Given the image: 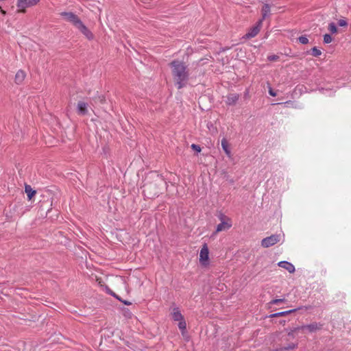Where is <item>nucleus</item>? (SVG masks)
Instances as JSON below:
<instances>
[{
    "mask_svg": "<svg viewBox=\"0 0 351 351\" xmlns=\"http://www.w3.org/2000/svg\"><path fill=\"white\" fill-rule=\"evenodd\" d=\"M171 73L175 85L178 89L186 86L189 78L187 66L180 60H173L170 63Z\"/></svg>",
    "mask_w": 351,
    "mask_h": 351,
    "instance_id": "1",
    "label": "nucleus"
},
{
    "mask_svg": "<svg viewBox=\"0 0 351 351\" xmlns=\"http://www.w3.org/2000/svg\"><path fill=\"white\" fill-rule=\"evenodd\" d=\"M282 237L280 234H272L269 237L264 238L261 241V245L263 247H269L279 243L281 241Z\"/></svg>",
    "mask_w": 351,
    "mask_h": 351,
    "instance_id": "2",
    "label": "nucleus"
},
{
    "mask_svg": "<svg viewBox=\"0 0 351 351\" xmlns=\"http://www.w3.org/2000/svg\"><path fill=\"white\" fill-rule=\"evenodd\" d=\"M40 0H18L17 7L19 12H25L27 8L36 5Z\"/></svg>",
    "mask_w": 351,
    "mask_h": 351,
    "instance_id": "3",
    "label": "nucleus"
},
{
    "mask_svg": "<svg viewBox=\"0 0 351 351\" xmlns=\"http://www.w3.org/2000/svg\"><path fill=\"white\" fill-rule=\"evenodd\" d=\"M323 324L317 322H313L308 325H304L300 327L295 328L294 331L297 330H304L307 329L309 332H315L318 330H320L322 328Z\"/></svg>",
    "mask_w": 351,
    "mask_h": 351,
    "instance_id": "4",
    "label": "nucleus"
},
{
    "mask_svg": "<svg viewBox=\"0 0 351 351\" xmlns=\"http://www.w3.org/2000/svg\"><path fill=\"white\" fill-rule=\"evenodd\" d=\"M60 14L64 18L65 21L72 23L75 27L81 21L75 14L71 12H63Z\"/></svg>",
    "mask_w": 351,
    "mask_h": 351,
    "instance_id": "5",
    "label": "nucleus"
},
{
    "mask_svg": "<svg viewBox=\"0 0 351 351\" xmlns=\"http://www.w3.org/2000/svg\"><path fill=\"white\" fill-rule=\"evenodd\" d=\"M75 27L89 40L94 38L93 34L88 29V27L80 21Z\"/></svg>",
    "mask_w": 351,
    "mask_h": 351,
    "instance_id": "6",
    "label": "nucleus"
},
{
    "mask_svg": "<svg viewBox=\"0 0 351 351\" xmlns=\"http://www.w3.org/2000/svg\"><path fill=\"white\" fill-rule=\"evenodd\" d=\"M208 254H209V251H208V246L206 244H204L202 246V247L200 250V253H199V263L204 266H206L208 265Z\"/></svg>",
    "mask_w": 351,
    "mask_h": 351,
    "instance_id": "7",
    "label": "nucleus"
},
{
    "mask_svg": "<svg viewBox=\"0 0 351 351\" xmlns=\"http://www.w3.org/2000/svg\"><path fill=\"white\" fill-rule=\"evenodd\" d=\"M262 20H259L255 26L252 27L249 32L246 34L245 36L247 38L255 37L260 32L262 27Z\"/></svg>",
    "mask_w": 351,
    "mask_h": 351,
    "instance_id": "8",
    "label": "nucleus"
},
{
    "mask_svg": "<svg viewBox=\"0 0 351 351\" xmlns=\"http://www.w3.org/2000/svg\"><path fill=\"white\" fill-rule=\"evenodd\" d=\"M232 227V221L230 219H227L226 221H222L217 225L215 233L228 230Z\"/></svg>",
    "mask_w": 351,
    "mask_h": 351,
    "instance_id": "9",
    "label": "nucleus"
},
{
    "mask_svg": "<svg viewBox=\"0 0 351 351\" xmlns=\"http://www.w3.org/2000/svg\"><path fill=\"white\" fill-rule=\"evenodd\" d=\"M278 265L287 270L291 274L293 273L295 270L294 265L287 261H280L278 263Z\"/></svg>",
    "mask_w": 351,
    "mask_h": 351,
    "instance_id": "10",
    "label": "nucleus"
},
{
    "mask_svg": "<svg viewBox=\"0 0 351 351\" xmlns=\"http://www.w3.org/2000/svg\"><path fill=\"white\" fill-rule=\"evenodd\" d=\"M77 109L78 114L84 115L88 112V104L84 101H79Z\"/></svg>",
    "mask_w": 351,
    "mask_h": 351,
    "instance_id": "11",
    "label": "nucleus"
},
{
    "mask_svg": "<svg viewBox=\"0 0 351 351\" xmlns=\"http://www.w3.org/2000/svg\"><path fill=\"white\" fill-rule=\"evenodd\" d=\"M221 147H222L223 150L227 155V156L229 158H231L232 154H231V151L230 149V145H229L228 141L226 140V138H223L221 140Z\"/></svg>",
    "mask_w": 351,
    "mask_h": 351,
    "instance_id": "12",
    "label": "nucleus"
},
{
    "mask_svg": "<svg viewBox=\"0 0 351 351\" xmlns=\"http://www.w3.org/2000/svg\"><path fill=\"white\" fill-rule=\"evenodd\" d=\"M239 98V95L238 94H230L227 97L226 104L228 105L232 106L234 105Z\"/></svg>",
    "mask_w": 351,
    "mask_h": 351,
    "instance_id": "13",
    "label": "nucleus"
},
{
    "mask_svg": "<svg viewBox=\"0 0 351 351\" xmlns=\"http://www.w3.org/2000/svg\"><path fill=\"white\" fill-rule=\"evenodd\" d=\"M270 12V6L268 4H264L261 10L262 18L260 20L263 22L269 15Z\"/></svg>",
    "mask_w": 351,
    "mask_h": 351,
    "instance_id": "14",
    "label": "nucleus"
},
{
    "mask_svg": "<svg viewBox=\"0 0 351 351\" xmlns=\"http://www.w3.org/2000/svg\"><path fill=\"white\" fill-rule=\"evenodd\" d=\"M26 76L25 73L22 71L19 70L17 71L15 75V82L16 84H21L24 80L25 77Z\"/></svg>",
    "mask_w": 351,
    "mask_h": 351,
    "instance_id": "15",
    "label": "nucleus"
},
{
    "mask_svg": "<svg viewBox=\"0 0 351 351\" xmlns=\"http://www.w3.org/2000/svg\"><path fill=\"white\" fill-rule=\"evenodd\" d=\"M25 191L27 193L28 199L30 200L35 195L36 191L34 190L30 185L26 184L25 186Z\"/></svg>",
    "mask_w": 351,
    "mask_h": 351,
    "instance_id": "16",
    "label": "nucleus"
},
{
    "mask_svg": "<svg viewBox=\"0 0 351 351\" xmlns=\"http://www.w3.org/2000/svg\"><path fill=\"white\" fill-rule=\"evenodd\" d=\"M172 317L175 321H181L183 319V316L178 308H173Z\"/></svg>",
    "mask_w": 351,
    "mask_h": 351,
    "instance_id": "17",
    "label": "nucleus"
},
{
    "mask_svg": "<svg viewBox=\"0 0 351 351\" xmlns=\"http://www.w3.org/2000/svg\"><path fill=\"white\" fill-rule=\"evenodd\" d=\"M295 311H296V309H292V310H289V311H282V312L274 313V314L271 315L270 317H282V316L287 315L288 314H290L293 312H295Z\"/></svg>",
    "mask_w": 351,
    "mask_h": 351,
    "instance_id": "18",
    "label": "nucleus"
},
{
    "mask_svg": "<svg viewBox=\"0 0 351 351\" xmlns=\"http://www.w3.org/2000/svg\"><path fill=\"white\" fill-rule=\"evenodd\" d=\"M328 30L332 33V34H335L337 32V27H336L335 24L334 23H330L329 25H328Z\"/></svg>",
    "mask_w": 351,
    "mask_h": 351,
    "instance_id": "19",
    "label": "nucleus"
},
{
    "mask_svg": "<svg viewBox=\"0 0 351 351\" xmlns=\"http://www.w3.org/2000/svg\"><path fill=\"white\" fill-rule=\"evenodd\" d=\"M311 54L314 57H318L322 54V52L319 49L315 47L311 49Z\"/></svg>",
    "mask_w": 351,
    "mask_h": 351,
    "instance_id": "20",
    "label": "nucleus"
},
{
    "mask_svg": "<svg viewBox=\"0 0 351 351\" xmlns=\"http://www.w3.org/2000/svg\"><path fill=\"white\" fill-rule=\"evenodd\" d=\"M332 39L330 35L326 34L324 36V43L328 44L332 42Z\"/></svg>",
    "mask_w": 351,
    "mask_h": 351,
    "instance_id": "21",
    "label": "nucleus"
},
{
    "mask_svg": "<svg viewBox=\"0 0 351 351\" xmlns=\"http://www.w3.org/2000/svg\"><path fill=\"white\" fill-rule=\"evenodd\" d=\"M298 40L299 42L303 45L307 44L308 43V39L304 36H300Z\"/></svg>",
    "mask_w": 351,
    "mask_h": 351,
    "instance_id": "22",
    "label": "nucleus"
},
{
    "mask_svg": "<svg viewBox=\"0 0 351 351\" xmlns=\"http://www.w3.org/2000/svg\"><path fill=\"white\" fill-rule=\"evenodd\" d=\"M111 295H113L114 297L117 298L119 300H120L121 302H122L123 304H125V305H130L132 304V303L129 301H127V300H122L121 298H119L114 293H111Z\"/></svg>",
    "mask_w": 351,
    "mask_h": 351,
    "instance_id": "23",
    "label": "nucleus"
},
{
    "mask_svg": "<svg viewBox=\"0 0 351 351\" xmlns=\"http://www.w3.org/2000/svg\"><path fill=\"white\" fill-rule=\"evenodd\" d=\"M338 25L340 27H346L348 25V23L345 19H339L338 21Z\"/></svg>",
    "mask_w": 351,
    "mask_h": 351,
    "instance_id": "24",
    "label": "nucleus"
},
{
    "mask_svg": "<svg viewBox=\"0 0 351 351\" xmlns=\"http://www.w3.org/2000/svg\"><path fill=\"white\" fill-rule=\"evenodd\" d=\"M179 324H178V326L180 328V329L184 330L186 329V323L182 319L181 321H179Z\"/></svg>",
    "mask_w": 351,
    "mask_h": 351,
    "instance_id": "25",
    "label": "nucleus"
},
{
    "mask_svg": "<svg viewBox=\"0 0 351 351\" xmlns=\"http://www.w3.org/2000/svg\"><path fill=\"white\" fill-rule=\"evenodd\" d=\"M285 302V299H275L271 301V304H278L280 302Z\"/></svg>",
    "mask_w": 351,
    "mask_h": 351,
    "instance_id": "26",
    "label": "nucleus"
},
{
    "mask_svg": "<svg viewBox=\"0 0 351 351\" xmlns=\"http://www.w3.org/2000/svg\"><path fill=\"white\" fill-rule=\"evenodd\" d=\"M278 58H279V57L276 55H271L267 57V59L269 61H276V60H278Z\"/></svg>",
    "mask_w": 351,
    "mask_h": 351,
    "instance_id": "27",
    "label": "nucleus"
},
{
    "mask_svg": "<svg viewBox=\"0 0 351 351\" xmlns=\"http://www.w3.org/2000/svg\"><path fill=\"white\" fill-rule=\"evenodd\" d=\"M191 148L194 150H195L196 152H201V148L199 145H195V144H192L191 145Z\"/></svg>",
    "mask_w": 351,
    "mask_h": 351,
    "instance_id": "28",
    "label": "nucleus"
},
{
    "mask_svg": "<svg viewBox=\"0 0 351 351\" xmlns=\"http://www.w3.org/2000/svg\"><path fill=\"white\" fill-rule=\"evenodd\" d=\"M219 219L222 222V221H226L227 220V219H229V218L228 217H226L225 215L221 213L219 215Z\"/></svg>",
    "mask_w": 351,
    "mask_h": 351,
    "instance_id": "29",
    "label": "nucleus"
},
{
    "mask_svg": "<svg viewBox=\"0 0 351 351\" xmlns=\"http://www.w3.org/2000/svg\"><path fill=\"white\" fill-rule=\"evenodd\" d=\"M269 94L273 97L276 96V93L274 91V90L270 86H269Z\"/></svg>",
    "mask_w": 351,
    "mask_h": 351,
    "instance_id": "30",
    "label": "nucleus"
},
{
    "mask_svg": "<svg viewBox=\"0 0 351 351\" xmlns=\"http://www.w3.org/2000/svg\"><path fill=\"white\" fill-rule=\"evenodd\" d=\"M151 188V185H145L144 186V190H143V192L144 193H147L148 191Z\"/></svg>",
    "mask_w": 351,
    "mask_h": 351,
    "instance_id": "31",
    "label": "nucleus"
}]
</instances>
